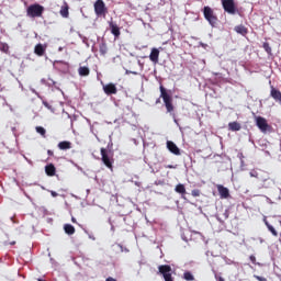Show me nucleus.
Listing matches in <instances>:
<instances>
[{"label": "nucleus", "mask_w": 281, "mask_h": 281, "mask_svg": "<svg viewBox=\"0 0 281 281\" xmlns=\"http://www.w3.org/2000/svg\"><path fill=\"white\" fill-rule=\"evenodd\" d=\"M43 12H45V7H43L38 3L31 4L26 9V16H30V19L41 18V16H43Z\"/></svg>", "instance_id": "obj_1"}, {"label": "nucleus", "mask_w": 281, "mask_h": 281, "mask_svg": "<svg viewBox=\"0 0 281 281\" xmlns=\"http://www.w3.org/2000/svg\"><path fill=\"white\" fill-rule=\"evenodd\" d=\"M203 14L211 27H216V25H218V18L211 7H204Z\"/></svg>", "instance_id": "obj_2"}, {"label": "nucleus", "mask_w": 281, "mask_h": 281, "mask_svg": "<svg viewBox=\"0 0 281 281\" xmlns=\"http://www.w3.org/2000/svg\"><path fill=\"white\" fill-rule=\"evenodd\" d=\"M160 98H162L165 102L167 113H171V115H173L175 117V114L172 113V111H175V105H172V97H170V94L166 91V88H164V86H160Z\"/></svg>", "instance_id": "obj_3"}, {"label": "nucleus", "mask_w": 281, "mask_h": 281, "mask_svg": "<svg viewBox=\"0 0 281 281\" xmlns=\"http://www.w3.org/2000/svg\"><path fill=\"white\" fill-rule=\"evenodd\" d=\"M101 161L106 166V168L113 170V156L109 155V150L106 148H101Z\"/></svg>", "instance_id": "obj_4"}, {"label": "nucleus", "mask_w": 281, "mask_h": 281, "mask_svg": "<svg viewBox=\"0 0 281 281\" xmlns=\"http://www.w3.org/2000/svg\"><path fill=\"white\" fill-rule=\"evenodd\" d=\"M94 12L97 16L106 15L108 9H106V4L104 3V0H97L94 2Z\"/></svg>", "instance_id": "obj_5"}, {"label": "nucleus", "mask_w": 281, "mask_h": 281, "mask_svg": "<svg viewBox=\"0 0 281 281\" xmlns=\"http://www.w3.org/2000/svg\"><path fill=\"white\" fill-rule=\"evenodd\" d=\"M159 273H161L165 281H173L172 280V268L168 265L158 267Z\"/></svg>", "instance_id": "obj_6"}, {"label": "nucleus", "mask_w": 281, "mask_h": 281, "mask_svg": "<svg viewBox=\"0 0 281 281\" xmlns=\"http://www.w3.org/2000/svg\"><path fill=\"white\" fill-rule=\"evenodd\" d=\"M222 7L224 8V11L227 12V14H236V3L234 0H222Z\"/></svg>", "instance_id": "obj_7"}, {"label": "nucleus", "mask_w": 281, "mask_h": 281, "mask_svg": "<svg viewBox=\"0 0 281 281\" xmlns=\"http://www.w3.org/2000/svg\"><path fill=\"white\" fill-rule=\"evenodd\" d=\"M255 122L261 133H267L269 131V123H267V119L262 116H256Z\"/></svg>", "instance_id": "obj_8"}, {"label": "nucleus", "mask_w": 281, "mask_h": 281, "mask_svg": "<svg viewBox=\"0 0 281 281\" xmlns=\"http://www.w3.org/2000/svg\"><path fill=\"white\" fill-rule=\"evenodd\" d=\"M103 91L105 95H115L117 93V87L114 83L103 85Z\"/></svg>", "instance_id": "obj_9"}, {"label": "nucleus", "mask_w": 281, "mask_h": 281, "mask_svg": "<svg viewBox=\"0 0 281 281\" xmlns=\"http://www.w3.org/2000/svg\"><path fill=\"white\" fill-rule=\"evenodd\" d=\"M217 192L220 194V199H229V189L223 184H217Z\"/></svg>", "instance_id": "obj_10"}, {"label": "nucleus", "mask_w": 281, "mask_h": 281, "mask_svg": "<svg viewBox=\"0 0 281 281\" xmlns=\"http://www.w3.org/2000/svg\"><path fill=\"white\" fill-rule=\"evenodd\" d=\"M109 26H110V30H111V34H113V36H115L116 38H120V26H117V24L113 21H110L109 22Z\"/></svg>", "instance_id": "obj_11"}, {"label": "nucleus", "mask_w": 281, "mask_h": 281, "mask_svg": "<svg viewBox=\"0 0 281 281\" xmlns=\"http://www.w3.org/2000/svg\"><path fill=\"white\" fill-rule=\"evenodd\" d=\"M167 148L172 153V155H181V150L172 140L167 142Z\"/></svg>", "instance_id": "obj_12"}, {"label": "nucleus", "mask_w": 281, "mask_h": 281, "mask_svg": "<svg viewBox=\"0 0 281 281\" xmlns=\"http://www.w3.org/2000/svg\"><path fill=\"white\" fill-rule=\"evenodd\" d=\"M149 60H151V63H154L155 65L159 63V49L151 48V52L149 54Z\"/></svg>", "instance_id": "obj_13"}, {"label": "nucleus", "mask_w": 281, "mask_h": 281, "mask_svg": "<svg viewBox=\"0 0 281 281\" xmlns=\"http://www.w3.org/2000/svg\"><path fill=\"white\" fill-rule=\"evenodd\" d=\"M175 192H177V194H180L181 199H183L186 201L187 191H186L184 184H182V183L177 184L175 188Z\"/></svg>", "instance_id": "obj_14"}, {"label": "nucleus", "mask_w": 281, "mask_h": 281, "mask_svg": "<svg viewBox=\"0 0 281 281\" xmlns=\"http://www.w3.org/2000/svg\"><path fill=\"white\" fill-rule=\"evenodd\" d=\"M270 95H271L277 102H279V104H281V92H280V90H278V89L271 87Z\"/></svg>", "instance_id": "obj_15"}, {"label": "nucleus", "mask_w": 281, "mask_h": 281, "mask_svg": "<svg viewBox=\"0 0 281 281\" xmlns=\"http://www.w3.org/2000/svg\"><path fill=\"white\" fill-rule=\"evenodd\" d=\"M45 172L48 177H54L56 175V167L53 164L46 165Z\"/></svg>", "instance_id": "obj_16"}, {"label": "nucleus", "mask_w": 281, "mask_h": 281, "mask_svg": "<svg viewBox=\"0 0 281 281\" xmlns=\"http://www.w3.org/2000/svg\"><path fill=\"white\" fill-rule=\"evenodd\" d=\"M64 232L65 234H68V236H74V234H76V228L71 224H65Z\"/></svg>", "instance_id": "obj_17"}, {"label": "nucleus", "mask_w": 281, "mask_h": 281, "mask_svg": "<svg viewBox=\"0 0 281 281\" xmlns=\"http://www.w3.org/2000/svg\"><path fill=\"white\" fill-rule=\"evenodd\" d=\"M60 16L64 19H69V7L67 4L63 5L59 11Z\"/></svg>", "instance_id": "obj_18"}, {"label": "nucleus", "mask_w": 281, "mask_h": 281, "mask_svg": "<svg viewBox=\"0 0 281 281\" xmlns=\"http://www.w3.org/2000/svg\"><path fill=\"white\" fill-rule=\"evenodd\" d=\"M69 148H71V143L70 142L64 140V142H60L58 144V149L59 150H69Z\"/></svg>", "instance_id": "obj_19"}, {"label": "nucleus", "mask_w": 281, "mask_h": 281, "mask_svg": "<svg viewBox=\"0 0 281 281\" xmlns=\"http://www.w3.org/2000/svg\"><path fill=\"white\" fill-rule=\"evenodd\" d=\"M34 52L37 56H43V54H45V46H43V44H37Z\"/></svg>", "instance_id": "obj_20"}, {"label": "nucleus", "mask_w": 281, "mask_h": 281, "mask_svg": "<svg viewBox=\"0 0 281 281\" xmlns=\"http://www.w3.org/2000/svg\"><path fill=\"white\" fill-rule=\"evenodd\" d=\"M228 128L229 131L236 132V131H240L241 126H240V123L238 122H231L228 123Z\"/></svg>", "instance_id": "obj_21"}, {"label": "nucleus", "mask_w": 281, "mask_h": 281, "mask_svg": "<svg viewBox=\"0 0 281 281\" xmlns=\"http://www.w3.org/2000/svg\"><path fill=\"white\" fill-rule=\"evenodd\" d=\"M78 74H79V76H89V74H90L89 67H87V66L79 67Z\"/></svg>", "instance_id": "obj_22"}, {"label": "nucleus", "mask_w": 281, "mask_h": 281, "mask_svg": "<svg viewBox=\"0 0 281 281\" xmlns=\"http://www.w3.org/2000/svg\"><path fill=\"white\" fill-rule=\"evenodd\" d=\"M235 32H237V34H241V36H245V34H247V27L244 25H237L235 26Z\"/></svg>", "instance_id": "obj_23"}, {"label": "nucleus", "mask_w": 281, "mask_h": 281, "mask_svg": "<svg viewBox=\"0 0 281 281\" xmlns=\"http://www.w3.org/2000/svg\"><path fill=\"white\" fill-rule=\"evenodd\" d=\"M99 52L102 56L106 55V52H109V48L106 47V43L102 42L99 46Z\"/></svg>", "instance_id": "obj_24"}, {"label": "nucleus", "mask_w": 281, "mask_h": 281, "mask_svg": "<svg viewBox=\"0 0 281 281\" xmlns=\"http://www.w3.org/2000/svg\"><path fill=\"white\" fill-rule=\"evenodd\" d=\"M36 133H38L40 135H42V137H45V134L47 133V131L45 130V127L43 126H36L35 127Z\"/></svg>", "instance_id": "obj_25"}, {"label": "nucleus", "mask_w": 281, "mask_h": 281, "mask_svg": "<svg viewBox=\"0 0 281 281\" xmlns=\"http://www.w3.org/2000/svg\"><path fill=\"white\" fill-rule=\"evenodd\" d=\"M183 278L187 280V281H194V276L192 274V272L190 271H187L183 273Z\"/></svg>", "instance_id": "obj_26"}, {"label": "nucleus", "mask_w": 281, "mask_h": 281, "mask_svg": "<svg viewBox=\"0 0 281 281\" xmlns=\"http://www.w3.org/2000/svg\"><path fill=\"white\" fill-rule=\"evenodd\" d=\"M266 225H267L269 232H271L272 236H278V231H276V228L273 226H271V224H269V222H266Z\"/></svg>", "instance_id": "obj_27"}, {"label": "nucleus", "mask_w": 281, "mask_h": 281, "mask_svg": "<svg viewBox=\"0 0 281 281\" xmlns=\"http://www.w3.org/2000/svg\"><path fill=\"white\" fill-rule=\"evenodd\" d=\"M262 47H263L265 52H267V54H268L269 56H271V46L269 45V42H265V43L262 44Z\"/></svg>", "instance_id": "obj_28"}, {"label": "nucleus", "mask_w": 281, "mask_h": 281, "mask_svg": "<svg viewBox=\"0 0 281 281\" xmlns=\"http://www.w3.org/2000/svg\"><path fill=\"white\" fill-rule=\"evenodd\" d=\"M10 49V46L5 43H0V52H4L5 54H8Z\"/></svg>", "instance_id": "obj_29"}, {"label": "nucleus", "mask_w": 281, "mask_h": 281, "mask_svg": "<svg viewBox=\"0 0 281 281\" xmlns=\"http://www.w3.org/2000/svg\"><path fill=\"white\" fill-rule=\"evenodd\" d=\"M192 196H201V191L199 189H194L191 191Z\"/></svg>", "instance_id": "obj_30"}, {"label": "nucleus", "mask_w": 281, "mask_h": 281, "mask_svg": "<svg viewBox=\"0 0 281 281\" xmlns=\"http://www.w3.org/2000/svg\"><path fill=\"white\" fill-rule=\"evenodd\" d=\"M249 175H250V177L258 179V171L256 169L250 170Z\"/></svg>", "instance_id": "obj_31"}, {"label": "nucleus", "mask_w": 281, "mask_h": 281, "mask_svg": "<svg viewBox=\"0 0 281 281\" xmlns=\"http://www.w3.org/2000/svg\"><path fill=\"white\" fill-rule=\"evenodd\" d=\"M54 85H56V81H54L53 79H48V81H46L47 87H54Z\"/></svg>", "instance_id": "obj_32"}, {"label": "nucleus", "mask_w": 281, "mask_h": 281, "mask_svg": "<svg viewBox=\"0 0 281 281\" xmlns=\"http://www.w3.org/2000/svg\"><path fill=\"white\" fill-rule=\"evenodd\" d=\"M254 278H256V280H258V281H267V278H265V277H260V276H254Z\"/></svg>", "instance_id": "obj_33"}, {"label": "nucleus", "mask_w": 281, "mask_h": 281, "mask_svg": "<svg viewBox=\"0 0 281 281\" xmlns=\"http://www.w3.org/2000/svg\"><path fill=\"white\" fill-rule=\"evenodd\" d=\"M81 40H82V43L85 44V45H87V47H89V38H87V37H81Z\"/></svg>", "instance_id": "obj_34"}, {"label": "nucleus", "mask_w": 281, "mask_h": 281, "mask_svg": "<svg viewBox=\"0 0 281 281\" xmlns=\"http://www.w3.org/2000/svg\"><path fill=\"white\" fill-rule=\"evenodd\" d=\"M121 251L128 254V248H124L122 245H119Z\"/></svg>", "instance_id": "obj_35"}, {"label": "nucleus", "mask_w": 281, "mask_h": 281, "mask_svg": "<svg viewBox=\"0 0 281 281\" xmlns=\"http://www.w3.org/2000/svg\"><path fill=\"white\" fill-rule=\"evenodd\" d=\"M199 45L200 47H203V49H207V44L200 42Z\"/></svg>", "instance_id": "obj_36"}, {"label": "nucleus", "mask_w": 281, "mask_h": 281, "mask_svg": "<svg viewBox=\"0 0 281 281\" xmlns=\"http://www.w3.org/2000/svg\"><path fill=\"white\" fill-rule=\"evenodd\" d=\"M224 218L227 220L229 218V211H225L224 214H223Z\"/></svg>", "instance_id": "obj_37"}, {"label": "nucleus", "mask_w": 281, "mask_h": 281, "mask_svg": "<svg viewBox=\"0 0 281 281\" xmlns=\"http://www.w3.org/2000/svg\"><path fill=\"white\" fill-rule=\"evenodd\" d=\"M249 258L252 265H256V256L251 255Z\"/></svg>", "instance_id": "obj_38"}, {"label": "nucleus", "mask_w": 281, "mask_h": 281, "mask_svg": "<svg viewBox=\"0 0 281 281\" xmlns=\"http://www.w3.org/2000/svg\"><path fill=\"white\" fill-rule=\"evenodd\" d=\"M215 279H216L217 281H225V279H224L223 277H218V274H216V273H215Z\"/></svg>", "instance_id": "obj_39"}, {"label": "nucleus", "mask_w": 281, "mask_h": 281, "mask_svg": "<svg viewBox=\"0 0 281 281\" xmlns=\"http://www.w3.org/2000/svg\"><path fill=\"white\" fill-rule=\"evenodd\" d=\"M111 148H113V140H110L108 144V149L111 150Z\"/></svg>", "instance_id": "obj_40"}, {"label": "nucleus", "mask_w": 281, "mask_h": 281, "mask_svg": "<svg viewBox=\"0 0 281 281\" xmlns=\"http://www.w3.org/2000/svg\"><path fill=\"white\" fill-rule=\"evenodd\" d=\"M166 168H169L170 170H172V169L177 168V165H176V166H173V165H167Z\"/></svg>", "instance_id": "obj_41"}, {"label": "nucleus", "mask_w": 281, "mask_h": 281, "mask_svg": "<svg viewBox=\"0 0 281 281\" xmlns=\"http://www.w3.org/2000/svg\"><path fill=\"white\" fill-rule=\"evenodd\" d=\"M43 104H44V106H46V109H52V105H49V103L44 101Z\"/></svg>", "instance_id": "obj_42"}, {"label": "nucleus", "mask_w": 281, "mask_h": 281, "mask_svg": "<svg viewBox=\"0 0 281 281\" xmlns=\"http://www.w3.org/2000/svg\"><path fill=\"white\" fill-rule=\"evenodd\" d=\"M52 196L56 198L58 196V193L56 191H50Z\"/></svg>", "instance_id": "obj_43"}, {"label": "nucleus", "mask_w": 281, "mask_h": 281, "mask_svg": "<svg viewBox=\"0 0 281 281\" xmlns=\"http://www.w3.org/2000/svg\"><path fill=\"white\" fill-rule=\"evenodd\" d=\"M31 91H32V93H34L35 95H38V92H36V89L31 88Z\"/></svg>", "instance_id": "obj_44"}, {"label": "nucleus", "mask_w": 281, "mask_h": 281, "mask_svg": "<svg viewBox=\"0 0 281 281\" xmlns=\"http://www.w3.org/2000/svg\"><path fill=\"white\" fill-rule=\"evenodd\" d=\"M105 281H117V280L113 279V277H109Z\"/></svg>", "instance_id": "obj_45"}, {"label": "nucleus", "mask_w": 281, "mask_h": 281, "mask_svg": "<svg viewBox=\"0 0 281 281\" xmlns=\"http://www.w3.org/2000/svg\"><path fill=\"white\" fill-rule=\"evenodd\" d=\"M42 85H47V80L41 79Z\"/></svg>", "instance_id": "obj_46"}, {"label": "nucleus", "mask_w": 281, "mask_h": 281, "mask_svg": "<svg viewBox=\"0 0 281 281\" xmlns=\"http://www.w3.org/2000/svg\"><path fill=\"white\" fill-rule=\"evenodd\" d=\"M135 186H137V188H139L142 186V182L136 181Z\"/></svg>", "instance_id": "obj_47"}, {"label": "nucleus", "mask_w": 281, "mask_h": 281, "mask_svg": "<svg viewBox=\"0 0 281 281\" xmlns=\"http://www.w3.org/2000/svg\"><path fill=\"white\" fill-rule=\"evenodd\" d=\"M161 102V99L156 100V104H159Z\"/></svg>", "instance_id": "obj_48"}, {"label": "nucleus", "mask_w": 281, "mask_h": 281, "mask_svg": "<svg viewBox=\"0 0 281 281\" xmlns=\"http://www.w3.org/2000/svg\"><path fill=\"white\" fill-rule=\"evenodd\" d=\"M89 238H91V240H95V237L94 236H89Z\"/></svg>", "instance_id": "obj_49"}, {"label": "nucleus", "mask_w": 281, "mask_h": 281, "mask_svg": "<svg viewBox=\"0 0 281 281\" xmlns=\"http://www.w3.org/2000/svg\"><path fill=\"white\" fill-rule=\"evenodd\" d=\"M132 74H133L134 76H137V75H138V72H137V71H132Z\"/></svg>", "instance_id": "obj_50"}, {"label": "nucleus", "mask_w": 281, "mask_h": 281, "mask_svg": "<svg viewBox=\"0 0 281 281\" xmlns=\"http://www.w3.org/2000/svg\"><path fill=\"white\" fill-rule=\"evenodd\" d=\"M71 222H72V223H76V217H71Z\"/></svg>", "instance_id": "obj_51"}, {"label": "nucleus", "mask_w": 281, "mask_h": 281, "mask_svg": "<svg viewBox=\"0 0 281 281\" xmlns=\"http://www.w3.org/2000/svg\"><path fill=\"white\" fill-rule=\"evenodd\" d=\"M125 74L128 75V74H132V71L131 70H126Z\"/></svg>", "instance_id": "obj_52"}, {"label": "nucleus", "mask_w": 281, "mask_h": 281, "mask_svg": "<svg viewBox=\"0 0 281 281\" xmlns=\"http://www.w3.org/2000/svg\"><path fill=\"white\" fill-rule=\"evenodd\" d=\"M10 245H16V241H11Z\"/></svg>", "instance_id": "obj_53"}, {"label": "nucleus", "mask_w": 281, "mask_h": 281, "mask_svg": "<svg viewBox=\"0 0 281 281\" xmlns=\"http://www.w3.org/2000/svg\"><path fill=\"white\" fill-rule=\"evenodd\" d=\"M58 52H63V47H59V48H58Z\"/></svg>", "instance_id": "obj_54"}, {"label": "nucleus", "mask_w": 281, "mask_h": 281, "mask_svg": "<svg viewBox=\"0 0 281 281\" xmlns=\"http://www.w3.org/2000/svg\"><path fill=\"white\" fill-rule=\"evenodd\" d=\"M63 113H66V115H68V117H69V113L68 112L63 111Z\"/></svg>", "instance_id": "obj_55"}, {"label": "nucleus", "mask_w": 281, "mask_h": 281, "mask_svg": "<svg viewBox=\"0 0 281 281\" xmlns=\"http://www.w3.org/2000/svg\"><path fill=\"white\" fill-rule=\"evenodd\" d=\"M175 123L179 125V122L177 121V119H175Z\"/></svg>", "instance_id": "obj_56"}, {"label": "nucleus", "mask_w": 281, "mask_h": 281, "mask_svg": "<svg viewBox=\"0 0 281 281\" xmlns=\"http://www.w3.org/2000/svg\"><path fill=\"white\" fill-rule=\"evenodd\" d=\"M20 87L22 88V91H23V85L22 83H20Z\"/></svg>", "instance_id": "obj_57"}, {"label": "nucleus", "mask_w": 281, "mask_h": 281, "mask_svg": "<svg viewBox=\"0 0 281 281\" xmlns=\"http://www.w3.org/2000/svg\"><path fill=\"white\" fill-rule=\"evenodd\" d=\"M48 155H52V150H48Z\"/></svg>", "instance_id": "obj_58"}, {"label": "nucleus", "mask_w": 281, "mask_h": 281, "mask_svg": "<svg viewBox=\"0 0 281 281\" xmlns=\"http://www.w3.org/2000/svg\"><path fill=\"white\" fill-rule=\"evenodd\" d=\"M78 168V170H82V168H80V167H77Z\"/></svg>", "instance_id": "obj_59"}, {"label": "nucleus", "mask_w": 281, "mask_h": 281, "mask_svg": "<svg viewBox=\"0 0 281 281\" xmlns=\"http://www.w3.org/2000/svg\"><path fill=\"white\" fill-rule=\"evenodd\" d=\"M241 164H245V160H241Z\"/></svg>", "instance_id": "obj_60"}]
</instances>
